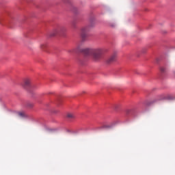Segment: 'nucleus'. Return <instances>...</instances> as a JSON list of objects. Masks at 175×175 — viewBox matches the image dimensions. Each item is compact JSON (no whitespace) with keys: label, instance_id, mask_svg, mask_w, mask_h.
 <instances>
[{"label":"nucleus","instance_id":"f257e3e1","mask_svg":"<svg viewBox=\"0 0 175 175\" xmlns=\"http://www.w3.org/2000/svg\"><path fill=\"white\" fill-rule=\"evenodd\" d=\"M77 51V53H81L86 57L92 55L94 61H99V59L102 58V54H103V51H102V49H92L82 48L81 46H79Z\"/></svg>","mask_w":175,"mask_h":175},{"label":"nucleus","instance_id":"f03ea898","mask_svg":"<svg viewBox=\"0 0 175 175\" xmlns=\"http://www.w3.org/2000/svg\"><path fill=\"white\" fill-rule=\"evenodd\" d=\"M95 23L92 22L88 26L83 27L81 28V43H84L87 42V38H88V32H90V28L94 27Z\"/></svg>","mask_w":175,"mask_h":175},{"label":"nucleus","instance_id":"7ed1b4c3","mask_svg":"<svg viewBox=\"0 0 175 175\" xmlns=\"http://www.w3.org/2000/svg\"><path fill=\"white\" fill-rule=\"evenodd\" d=\"M64 31H66V29L64 27V26H57L46 33V38L49 40V39H51V38H54L55 36H57V35L64 33Z\"/></svg>","mask_w":175,"mask_h":175},{"label":"nucleus","instance_id":"20e7f679","mask_svg":"<svg viewBox=\"0 0 175 175\" xmlns=\"http://www.w3.org/2000/svg\"><path fill=\"white\" fill-rule=\"evenodd\" d=\"M116 61H117V53L115 52L111 55V57L107 59L106 63L108 64V65H110L111 64H113Z\"/></svg>","mask_w":175,"mask_h":175},{"label":"nucleus","instance_id":"39448f33","mask_svg":"<svg viewBox=\"0 0 175 175\" xmlns=\"http://www.w3.org/2000/svg\"><path fill=\"white\" fill-rule=\"evenodd\" d=\"M22 86L23 87V88H25V90L29 88V87H31V80L29 79H25L23 82V83L22 84Z\"/></svg>","mask_w":175,"mask_h":175},{"label":"nucleus","instance_id":"423d86ee","mask_svg":"<svg viewBox=\"0 0 175 175\" xmlns=\"http://www.w3.org/2000/svg\"><path fill=\"white\" fill-rule=\"evenodd\" d=\"M75 116L73 113H68L67 114V118H70L71 120H73L75 118Z\"/></svg>","mask_w":175,"mask_h":175},{"label":"nucleus","instance_id":"0eeeda50","mask_svg":"<svg viewBox=\"0 0 175 175\" xmlns=\"http://www.w3.org/2000/svg\"><path fill=\"white\" fill-rule=\"evenodd\" d=\"M18 115L20 117H21V118L25 117V113H24V112H18Z\"/></svg>","mask_w":175,"mask_h":175},{"label":"nucleus","instance_id":"6e6552de","mask_svg":"<svg viewBox=\"0 0 175 175\" xmlns=\"http://www.w3.org/2000/svg\"><path fill=\"white\" fill-rule=\"evenodd\" d=\"M40 48H41L42 50H44L45 49L47 48V45H44V44L41 45Z\"/></svg>","mask_w":175,"mask_h":175},{"label":"nucleus","instance_id":"1a4fd4ad","mask_svg":"<svg viewBox=\"0 0 175 175\" xmlns=\"http://www.w3.org/2000/svg\"><path fill=\"white\" fill-rule=\"evenodd\" d=\"M27 107H33V104H32V103H29L27 104Z\"/></svg>","mask_w":175,"mask_h":175},{"label":"nucleus","instance_id":"9d476101","mask_svg":"<svg viewBox=\"0 0 175 175\" xmlns=\"http://www.w3.org/2000/svg\"><path fill=\"white\" fill-rule=\"evenodd\" d=\"M161 72H165V68L162 67L161 68Z\"/></svg>","mask_w":175,"mask_h":175},{"label":"nucleus","instance_id":"9b49d317","mask_svg":"<svg viewBox=\"0 0 175 175\" xmlns=\"http://www.w3.org/2000/svg\"><path fill=\"white\" fill-rule=\"evenodd\" d=\"M163 43H169L167 40H165Z\"/></svg>","mask_w":175,"mask_h":175},{"label":"nucleus","instance_id":"f8f14e48","mask_svg":"<svg viewBox=\"0 0 175 175\" xmlns=\"http://www.w3.org/2000/svg\"><path fill=\"white\" fill-rule=\"evenodd\" d=\"M167 33V31H163V33Z\"/></svg>","mask_w":175,"mask_h":175}]
</instances>
